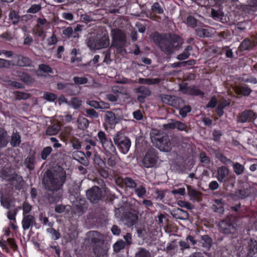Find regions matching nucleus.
<instances>
[{
    "label": "nucleus",
    "instance_id": "bb28decb",
    "mask_svg": "<svg viewBox=\"0 0 257 257\" xmlns=\"http://www.w3.org/2000/svg\"><path fill=\"white\" fill-rule=\"evenodd\" d=\"M21 143V137L19 133L17 131L16 132H13L11 136V140L10 141L11 145L13 147H18Z\"/></svg>",
    "mask_w": 257,
    "mask_h": 257
},
{
    "label": "nucleus",
    "instance_id": "e2e57ef3",
    "mask_svg": "<svg viewBox=\"0 0 257 257\" xmlns=\"http://www.w3.org/2000/svg\"><path fill=\"white\" fill-rule=\"evenodd\" d=\"M43 98L49 101H54L57 98V95L51 92H45Z\"/></svg>",
    "mask_w": 257,
    "mask_h": 257
},
{
    "label": "nucleus",
    "instance_id": "4be33fe9",
    "mask_svg": "<svg viewBox=\"0 0 257 257\" xmlns=\"http://www.w3.org/2000/svg\"><path fill=\"white\" fill-rule=\"evenodd\" d=\"M166 253L170 256H173L177 253L179 250L178 243L174 240L170 242L165 249Z\"/></svg>",
    "mask_w": 257,
    "mask_h": 257
},
{
    "label": "nucleus",
    "instance_id": "052dcab7",
    "mask_svg": "<svg viewBox=\"0 0 257 257\" xmlns=\"http://www.w3.org/2000/svg\"><path fill=\"white\" fill-rule=\"evenodd\" d=\"M152 11L156 13L161 14H163L164 12V10L161 7V6L160 5V4L156 2L155 3L151 8Z\"/></svg>",
    "mask_w": 257,
    "mask_h": 257
},
{
    "label": "nucleus",
    "instance_id": "2eb2a0df",
    "mask_svg": "<svg viewBox=\"0 0 257 257\" xmlns=\"http://www.w3.org/2000/svg\"><path fill=\"white\" fill-rule=\"evenodd\" d=\"M136 93L139 94L137 97V100L141 103H144L145 98L151 94L150 89L144 85H142L134 89Z\"/></svg>",
    "mask_w": 257,
    "mask_h": 257
},
{
    "label": "nucleus",
    "instance_id": "6ab92c4d",
    "mask_svg": "<svg viewBox=\"0 0 257 257\" xmlns=\"http://www.w3.org/2000/svg\"><path fill=\"white\" fill-rule=\"evenodd\" d=\"M171 214L173 217L180 220H187L189 218L188 212L180 208L174 209Z\"/></svg>",
    "mask_w": 257,
    "mask_h": 257
},
{
    "label": "nucleus",
    "instance_id": "0eeeda50",
    "mask_svg": "<svg viewBox=\"0 0 257 257\" xmlns=\"http://www.w3.org/2000/svg\"><path fill=\"white\" fill-rule=\"evenodd\" d=\"M2 176L4 179L8 181L11 185L17 187L18 184L22 181V178L16 173H12L9 168H4L2 171Z\"/></svg>",
    "mask_w": 257,
    "mask_h": 257
},
{
    "label": "nucleus",
    "instance_id": "f3484780",
    "mask_svg": "<svg viewBox=\"0 0 257 257\" xmlns=\"http://www.w3.org/2000/svg\"><path fill=\"white\" fill-rule=\"evenodd\" d=\"M22 227L24 230H26L36 225L35 217L33 215L29 214L23 216L22 221Z\"/></svg>",
    "mask_w": 257,
    "mask_h": 257
},
{
    "label": "nucleus",
    "instance_id": "680f3d73",
    "mask_svg": "<svg viewBox=\"0 0 257 257\" xmlns=\"http://www.w3.org/2000/svg\"><path fill=\"white\" fill-rule=\"evenodd\" d=\"M47 231L48 233L52 234V238L55 240H57L60 237V233L58 231H56L54 228H52L51 227L49 228H47Z\"/></svg>",
    "mask_w": 257,
    "mask_h": 257
},
{
    "label": "nucleus",
    "instance_id": "f704fd0d",
    "mask_svg": "<svg viewBox=\"0 0 257 257\" xmlns=\"http://www.w3.org/2000/svg\"><path fill=\"white\" fill-rule=\"evenodd\" d=\"M78 127L81 130H85L89 126V120L85 117H79L77 119Z\"/></svg>",
    "mask_w": 257,
    "mask_h": 257
},
{
    "label": "nucleus",
    "instance_id": "a19ab883",
    "mask_svg": "<svg viewBox=\"0 0 257 257\" xmlns=\"http://www.w3.org/2000/svg\"><path fill=\"white\" fill-rule=\"evenodd\" d=\"M202 245L206 248H209L212 244V239L208 235H205L201 236Z\"/></svg>",
    "mask_w": 257,
    "mask_h": 257
},
{
    "label": "nucleus",
    "instance_id": "a211bd4d",
    "mask_svg": "<svg viewBox=\"0 0 257 257\" xmlns=\"http://www.w3.org/2000/svg\"><path fill=\"white\" fill-rule=\"evenodd\" d=\"M255 117L254 112L251 110H245L240 113L237 117V121L244 123L250 119H254Z\"/></svg>",
    "mask_w": 257,
    "mask_h": 257
},
{
    "label": "nucleus",
    "instance_id": "cd10ccee",
    "mask_svg": "<svg viewBox=\"0 0 257 257\" xmlns=\"http://www.w3.org/2000/svg\"><path fill=\"white\" fill-rule=\"evenodd\" d=\"M97 49L105 48L109 45V39L108 36L104 35L99 39H97Z\"/></svg>",
    "mask_w": 257,
    "mask_h": 257
},
{
    "label": "nucleus",
    "instance_id": "5701e85b",
    "mask_svg": "<svg viewBox=\"0 0 257 257\" xmlns=\"http://www.w3.org/2000/svg\"><path fill=\"white\" fill-rule=\"evenodd\" d=\"M73 159L77 160L80 163L83 165L85 166H88L89 162L85 154L80 151L74 152L73 153Z\"/></svg>",
    "mask_w": 257,
    "mask_h": 257
},
{
    "label": "nucleus",
    "instance_id": "c85d7f7f",
    "mask_svg": "<svg viewBox=\"0 0 257 257\" xmlns=\"http://www.w3.org/2000/svg\"><path fill=\"white\" fill-rule=\"evenodd\" d=\"M13 94L16 101L26 100L30 98L31 96V94L30 93L18 91H14L13 92Z\"/></svg>",
    "mask_w": 257,
    "mask_h": 257
},
{
    "label": "nucleus",
    "instance_id": "473e14b6",
    "mask_svg": "<svg viewBox=\"0 0 257 257\" xmlns=\"http://www.w3.org/2000/svg\"><path fill=\"white\" fill-rule=\"evenodd\" d=\"M35 157L33 155L29 156L24 162L25 165L30 170H33L35 168Z\"/></svg>",
    "mask_w": 257,
    "mask_h": 257
},
{
    "label": "nucleus",
    "instance_id": "bf43d9fd",
    "mask_svg": "<svg viewBox=\"0 0 257 257\" xmlns=\"http://www.w3.org/2000/svg\"><path fill=\"white\" fill-rule=\"evenodd\" d=\"M200 158L201 162L203 163L204 165H208L210 163V158L206 155L205 152H201L200 154Z\"/></svg>",
    "mask_w": 257,
    "mask_h": 257
},
{
    "label": "nucleus",
    "instance_id": "423d86ee",
    "mask_svg": "<svg viewBox=\"0 0 257 257\" xmlns=\"http://www.w3.org/2000/svg\"><path fill=\"white\" fill-rule=\"evenodd\" d=\"M113 141L121 153L126 154L128 152L131 145V142L123 134L117 133L113 138Z\"/></svg>",
    "mask_w": 257,
    "mask_h": 257
},
{
    "label": "nucleus",
    "instance_id": "4468645a",
    "mask_svg": "<svg viewBox=\"0 0 257 257\" xmlns=\"http://www.w3.org/2000/svg\"><path fill=\"white\" fill-rule=\"evenodd\" d=\"M249 188L250 186L247 183H242V186L236 189L232 196L238 199H245L251 194Z\"/></svg>",
    "mask_w": 257,
    "mask_h": 257
},
{
    "label": "nucleus",
    "instance_id": "72a5a7b5",
    "mask_svg": "<svg viewBox=\"0 0 257 257\" xmlns=\"http://www.w3.org/2000/svg\"><path fill=\"white\" fill-rule=\"evenodd\" d=\"M65 92L69 95H76L78 93L77 87L73 83H67Z\"/></svg>",
    "mask_w": 257,
    "mask_h": 257
},
{
    "label": "nucleus",
    "instance_id": "6e6552de",
    "mask_svg": "<svg viewBox=\"0 0 257 257\" xmlns=\"http://www.w3.org/2000/svg\"><path fill=\"white\" fill-rule=\"evenodd\" d=\"M158 158L156 150L154 148L149 149L142 161L143 166L147 168L154 167L157 163Z\"/></svg>",
    "mask_w": 257,
    "mask_h": 257
},
{
    "label": "nucleus",
    "instance_id": "a18cd8bd",
    "mask_svg": "<svg viewBox=\"0 0 257 257\" xmlns=\"http://www.w3.org/2000/svg\"><path fill=\"white\" fill-rule=\"evenodd\" d=\"M125 246V243L122 240H118L113 246L114 251L118 252L120 250L123 249Z\"/></svg>",
    "mask_w": 257,
    "mask_h": 257
},
{
    "label": "nucleus",
    "instance_id": "6e6d98bb",
    "mask_svg": "<svg viewBox=\"0 0 257 257\" xmlns=\"http://www.w3.org/2000/svg\"><path fill=\"white\" fill-rule=\"evenodd\" d=\"M171 141L172 145L173 144L174 146H179L182 141V138L174 135L171 136Z\"/></svg>",
    "mask_w": 257,
    "mask_h": 257
},
{
    "label": "nucleus",
    "instance_id": "7ed1b4c3",
    "mask_svg": "<svg viewBox=\"0 0 257 257\" xmlns=\"http://www.w3.org/2000/svg\"><path fill=\"white\" fill-rule=\"evenodd\" d=\"M152 143L160 151L169 152L172 150V143L168 135L157 130H153L150 133Z\"/></svg>",
    "mask_w": 257,
    "mask_h": 257
},
{
    "label": "nucleus",
    "instance_id": "f8f14e48",
    "mask_svg": "<svg viewBox=\"0 0 257 257\" xmlns=\"http://www.w3.org/2000/svg\"><path fill=\"white\" fill-rule=\"evenodd\" d=\"M104 123L110 127H114L122 119L123 116L112 111H106L104 116Z\"/></svg>",
    "mask_w": 257,
    "mask_h": 257
},
{
    "label": "nucleus",
    "instance_id": "37998d69",
    "mask_svg": "<svg viewBox=\"0 0 257 257\" xmlns=\"http://www.w3.org/2000/svg\"><path fill=\"white\" fill-rule=\"evenodd\" d=\"M135 192L139 198H143L146 196L147 191L146 188L142 185L135 188Z\"/></svg>",
    "mask_w": 257,
    "mask_h": 257
},
{
    "label": "nucleus",
    "instance_id": "58836bf2",
    "mask_svg": "<svg viewBox=\"0 0 257 257\" xmlns=\"http://www.w3.org/2000/svg\"><path fill=\"white\" fill-rule=\"evenodd\" d=\"M188 194L195 200L199 201L200 193L196 190L192 189L190 186H187Z\"/></svg>",
    "mask_w": 257,
    "mask_h": 257
},
{
    "label": "nucleus",
    "instance_id": "c03bdc74",
    "mask_svg": "<svg viewBox=\"0 0 257 257\" xmlns=\"http://www.w3.org/2000/svg\"><path fill=\"white\" fill-rule=\"evenodd\" d=\"M9 17L10 19L12 20L13 24L16 25L19 22L20 16L17 12L14 10L11 11Z\"/></svg>",
    "mask_w": 257,
    "mask_h": 257
},
{
    "label": "nucleus",
    "instance_id": "a878e982",
    "mask_svg": "<svg viewBox=\"0 0 257 257\" xmlns=\"http://www.w3.org/2000/svg\"><path fill=\"white\" fill-rule=\"evenodd\" d=\"M9 136L7 132L0 127V147H5L9 143Z\"/></svg>",
    "mask_w": 257,
    "mask_h": 257
},
{
    "label": "nucleus",
    "instance_id": "dca6fc26",
    "mask_svg": "<svg viewBox=\"0 0 257 257\" xmlns=\"http://www.w3.org/2000/svg\"><path fill=\"white\" fill-rule=\"evenodd\" d=\"M121 218L127 226L131 227L137 223L139 217L137 213L128 211L123 214Z\"/></svg>",
    "mask_w": 257,
    "mask_h": 257
},
{
    "label": "nucleus",
    "instance_id": "f257e3e1",
    "mask_svg": "<svg viewBox=\"0 0 257 257\" xmlns=\"http://www.w3.org/2000/svg\"><path fill=\"white\" fill-rule=\"evenodd\" d=\"M66 180V172L63 169L46 171L43 176L42 183L46 190V198L49 203H57L62 198L63 186Z\"/></svg>",
    "mask_w": 257,
    "mask_h": 257
},
{
    "label": "nucleus",
    "instance_id": "338daca9",
    "mask_svg": "<svg viewBox=\"0 0 257 257\" xmlns=\"http://www.w3.org/2000/svg\"><path fill=\"white\" fill-rule=\"evenodd\" d=\"M32 206L28 202H25L23 205V216L27 215L31 211Z\"/></svg>",
    "mask_w": 257,
    "mask_h": 257
},
{
    "label": "nucleus",
    "instance_id": "ea45409f",
    "mask_svg": "<svg viewBox=\"0 0 257 257\" xmlns=\"http://www.w3.org/2000/svg\"><path fill=\"white\" fill-rule=\"evenodd\" d=\"M196 35L201 38L208 37L210 36V33L207 29L201 28H198L195 30Z\"/></svg>",
    "mask_w": 257,
    "mask_h": 257
},
{
    "label": "nucleus",
    "instance_id": "ddd939ff",
    "mask_svg": "<svg viewBox=\"0 0 257 257\" xmlns=\"http://www.w3.org/2000/svg\"><path fill=\"white\" fill-rule=\"evenodd\" d=\"M112 44L111 45L117 44H126V38L125 34L121 30L114 29L111 30Z\"/></svg>",
    "mask_w": 257,
    "mask_h": 257
},
{
    "label": "nucleus",
    "instance_id": "1a4fd4ad",
    "mask_svg": "<svg viewBox=\"0 0 257 257\" xmlns=\"http://www.w3.org/2000/svg\"><path fill=\"white\" fill-rule=\"evenodd\" d=\"M99 141L101 143L103 148L107 154L115 153L116 148L113 145L111 140L108 139L105 133L99 131L97 135Z\"/></svg>",
    "mask_w": 257,
    "mask_h": 257
},
{
    "label": "nucleus",
    "instance_id": "49530a36",
    "mask_svg": "<svg viewBox=\"0 0 257 257\" xmlns=\"http://www.w3.org/2000/svg\"><path fill=\"white\" fill-rule=\"evenodd\" d=\"M82 100H80L77 97H73L71 98L70 103V104L73 107V108L75 109H78L82 105Z\"/></svg>",
    "mask_w": 257,
    "mask_h": 257
},
{
    "label": "nucleus",
    "instance_id": "4c0bfd02",
    "mask_svg": "<svg viewBox=\"0 0 257 257\" xmlns=\"http://www.w3.org/2000/svg\"><path fill=\"white\" fill-rule=\"evenodd\" d=\"M252 47L251 41L247 38L245 39L241 43L239 49L241 51L248 50Z\"/></svg>",
    "mask_w": 257,
    "mask_h": 257
},
{
    "label": "nucleus",
    "instance_id": "774afa93",
    "mask_svg": "<svg viewBox=\"0 0 257 257\" xmlns=\"http://www.w3.org/2000/svg\"><path fill=\"white\" fill-rule=\"evenodd\" d=\"M39 68L41 71L44 72V73H53L52 69L47 65L44 64H40L39 66Z\"/></svg>",
    "mask_w": 257,
    "mask_h": 257
},
{
    "label": "nucleus",
    "instance_id": "de8ad7c7",
    "mask_svg": "<svg viewBox=\"0 0 257 257\" xmlns=\"http://www.w3.org/2000/svg\"><path fill=\"white\" fill-rule=\"evenodd\" d=\"M232 164L234 171L236 174L238 175H240L243 172L244 168L242 165L237 162L235 163H233Z\"/></svg>",
    "mask_w": 257,
    "mask_h": 257
},
{
    "label": "nucleus",
    "instance_id": "5fc2aeb1",
    "mask_svg": "<svg viewBox=\"0 0 257 257\" xmlns=\"http://www.w3.org/2000/svg\"><path fill=\"white\" fill-rule=\"evenodd\" d=\"M150 253L146 249L141 248L136 253V257H150Z\"/></svg>",
    "mask_w": 257,
    "mask_h": 257
},
{
    "label": "nucleus",
    "instance_id": "393cba45",
    "mask_svg": "<svg viewBox=\"0 0 257 257\" xmlns=\"http://www.w3.org/2000/svg\"><path fill=\"white\" fill-rule=\"evenodd\" d=\"M257 253V241L255 240L250 239L248 242L247 256H253Z\"/></svg>",
    "mask_w": 257,
    "mask_h": 257
},
{
    "label": "nucleus",
    "instance_id": "864d4df0",
    "mask_svg": "<svg viewBox=\"0 0 257 257\" xmlns=\"http://www.w3.org/2000/svg\"><path fill=\"white\" fill-rule=\"evenodd\" d=\"M178 244L180 246V250L182 252H183L185 249H190L191 247V246H190V243L189 242H187V241H186L185 239L181 240L178 243Z\"/></svg>",
    "mask_w": 257,
    "mask_h": 257
},
{
    "label": "nucleus",
    "instance_id": "7c9ffc66",
    "mask_svg": "<svg viewBox=\"0 0 257 257\" xmlns=\"http://www.w3.org/2000/svg\"><path fill=\"white\" fill-rule=\"evenodd\" d=\"M161 82L160 78H140L139 79V83L147 85H153L159 84Z\"/></svg>",
    "mask_w": 257,
    "mask_h": 257
},
{
    "label": "nucleus",
    "instance_id": "09e8293b",
    "mask_svg": "<svg viewBox=\"0 0 257 257\" xmlns=\"http://www.w3.org/2000/svg\"><path fill=\"white\" fill-rule=\"evenodd\" d=\"M14 65L11 61L0 58V69H9Z\"/></svg>",
    "mask_w": 257,
    "mask_h": 257
},
{
    "label": "nucleus",
    "instance_id": "c756f323",
    "mask_svg": "<svg viewBox=\"0 0 257 257\" xmlns=\"http://www.w3.org/2000/svg\"><path fill=\"white\" fill-rule=\"evenodd\" d=\"M31 61L27 57L23 55L18 56L17 65L21 67L29 66L31 65Z\"/></svg>",
    "mask_w": 257,
    "mask_h": 257
},
{
    "label": "nucleus",
    "instance_id": "79ce46f5",
    "mask_svg": "<svg viewBox=\"0 0 257 257\" xmlns=\"http://www.w3.org/2000/svg\"><path fill=\"white\" fill-rule=\"evenodd\" d=\"M60 128L58 125H53L51 127L47 128L46 134L48 136H53L56 135L59 131Z\"/></svg>",
    "mask_w": 257,
    "mask_h": 257
},
{
    "label": "nucleus",
    "instance_id": "8fccbe9b",
    "mask_svg": "<svg viewBox=\"0 0 257 257\" xmlns=\"http://www.w3.org/2000/svg\"><path fill=\"white\" fill-rule=\"evenodd\" d=\"M87 45L90 49H97V39L94 37H90L86 42Z\"/></svg>",
    "mask_w": 257,
    "mask_h": 257
},
{
    "label": "nucleus",
    "instance_id": "412c9836",
    "mask_svg": "<svg viewBox=\"0 0 257 257\" xmlns=\"http://www.w3.org/2000/svg\"><path fill=\"white\" fill-rule=\"evenodd\" d=\"M229 172V169L225 166H221L218 168L217 176L218 180L220 182H226V178L228 176Z\"/></svg>",
    "mask_w": 257,
    "mask_h": 257
},
{
    "label": "nucleus",
    "instance_id": "13d9d810",
    "mask_svg": "<svg viewBox=\"0 0 257 257\" xmlns=\"http://www.w3.org/2000/svg\"><path fill=\"white\" fill-rule=\"evenodd\" d=\"M85 111L86 115L90 118H98L99 116L98 112L93 108L85 109Z\"/></svg>",
    "mask_w": 257,
    "mask_h": 257
},
{
    "label": "nucleus",
    "instance_id": "9b49d317",
    "mask_svg": "<svg viewBox=\"0 0 257 257\" xmlns=\"http://www.w3.org/2000/svg\"><path fill=\"white\" fill-rule=\"evenodd\" d=\"M86 196L92 203H97L103 196L102 191L98 187L94 186L86 191Z\"/></svg>",
    "mask_w": 257,
    "mask_h": 257
},
{
    "label": "nucleus",
    "instance_id": "b1692460",
    "mask_svg": "<svg viewBox=\"0 0 257 257\" xmlns=\"http://www.w3.org/2000/svg\"><path fill=\"white\" fill-rule=\"evenodd\" d=\"M212 209L214 212L220 214H223L224 208V202L222 199H216L214 204L212 205Z\"/></svg>",
    "mask_w": 257,
    "mask_h": 257
},
{
    "label": "nucleus",
    "instance_id": "2f4dec72",
    "mask_svg": "<svg viewBox=\"0 0 257 257\" xmlns=\"http://www.w3.org/2000/svg\"><path fill=\"white\" fill-rule=\"evenodd\" d=\"M107 164L111 167H114L117 162L118 157L117 155L116 151L115 153H112L107 155Z\"/></svg>",
    "mask_w": 257,
    "mask_h": 257
},
{
    "label": "nucleus",
    "instance_id": "9d476101",
    "mask_svg": "<svg viewBox=\"0 0 257 257\" xmlns=\"http://www.w3.org/2000/svg\"><path fill=\"white\" fill-rule=\"evenodd\" d=\"M160 97L163 103L176 108L181 107L184 103L183 100L181 98L174 95L162 94L160 95Z\"/></svg>",
    "mask_w": 257,
    "mask_h": 257
},
{
    "label": "nucleus",
    "instance_id": "aec40b11",
    "mask_svg": "<svg viewBox=\"0 0 257 257\" xmlns=\"http://www.w3.org/2000/svg\"><path fill=\"white\" fill-rule=\"evenodd\" d=\"M116 181L118 184L121 183L124 184L126 188H128L131 189L136 188L137 186L136 182L132 178L128 177H126L124 178H118Z\"/></svg>",
    "mask_w": 257,
    "mask_h": 257
},
{
    "label": "nucleus",
    "instance_id": "0e129e2a",
    "mask_svg": "<svg viewBox=\"0 0 257 257\" xmlns=\"http://www.w3.org/2000/svg\"><path fill=\"white\" fill-rule=\"evenodd\" d=\"M73 81L75 84H84L87 83L88 79L84 77H79L76 76L73 78Z\"/></svg>",
    "mask_w": 257,
    "mask_h": 257
},
{
    "label": "nucleus",
    "instance_id": "3c124183",
    "mask_svg": "<svg viewBox=\"0 0 257 257\" xmlns=\"http://www.w3.org/2000/svg\"><path fill=\"white\" fill-rule=\"evenodd\" d=\"M52 152V148L51 147H47L43 149L41 153V157L42 160H46L48 156Z\"/></svg>",
    "mask_w": 257,
    "mask_h": 257
},
{
    "label": "nucleus",
    "instance_id": "4d7b16f0",
    "mask_svg": "<svg viewBox=\"0 0 257 257\" xmlns=\"http://www.w3.org/2000/svg\"><path fill=\"white\" fill-rule=\"evenodd\" d=\"M70 143L71 144L72 147L75 150H79L81 148V145L80 141L77 138L73 137L70 141Z\"/></svg>",
    "mask_w": 257,
    "mask_h": 257
},
{
    "label": "nucleus",
    "instance_id": "20e7f679",
    "mask_svg": "<svg viewBox=\"0 0 257 257\" xmlns=\"http://www.w3.org/2000/svg\"><path fill=\"white\" fill-rule=\"evenodd\" d=\"M93 237L91 239L92 244V250L95 257H107L109 247L104 243L102 238L101 235L97 231L92 232Z\"/></svg>",
    "mask_w": 257,
    "mask_h": 257
},
{
    "label": "nucleus",
    "instance_id": "c9c22d12",
    "mask_svg": "<svg viewBox=\"0 0 257 257\" xmlns=\"http://www.w3.org/2000/svg\"><path fill=\"white\" fill-rule=\"evenodd\" d=\"M251 91V89L245 85L238 87L235 89V92L237 94H242L245 96L248 95Z\"/></svg>",
    "mask_w": 257,
    "mask_h": 257
},
{
    "label": "nucleus",
    "instance_id": "e433bc0d",
    "mask_svg": "<svg viewBox=\"0 0 257 257\" xmlns=\"http://www.w3.org/2000/svg\"><path fill=\"white\" fill-rule=\"evenodd\" d=\"M186 93L189 95H201L203 94V93L195 86L186 87Z\"/></svg>",
    "mask_w": 257,
    "mask_h": 257
},
{
    "label": "nucleus",
    "instance_id": "f03ea898",
    "mask_svg": "<svg viewBox=\"0 0 257 257\" xmlns=\"http://www.w3.org/2000/svg\"><path fill=\"white\" fill-rule=\"evenodd\" d=\"M154 43L166 55L170 56L174 51L178 49L182 45L183 41L178 36L172 34H160L154 32L151 35Z\"/></svg>",
    "mask_w": 257,
    "mask_h": 257
},
{
    "label": "nucleus",
    "instance_id": "69168bd1",
    "mask_svg": "<svg viewBox=\"0 0 257 257\" xmlns=\"http://www.w3.org/2000/svg\"><path fill=\"white\" fill-rule=\"evenodd\" d=\"M191 107L189 105H185L179 110V114L182 117H185L187 113L191 111Z\"/></svg>",
    "mask_w": 257,
    "mask_h": 257
},
{
    "label": "nucleus",
    "instance_id": "603ef678",
    "mask_svg": "<svg viewBox=\"0 0 257 257\" xmlns=\"http://www.w3.org/2000/svg\"><path fill=\"white\" fill-rule=\"evenodd\" d=\"M175 128H177L180 131H184L188 133L187 125L180 121L175 120Z\"/></svg>",
    "mask_w": 257,
    "mask_h": 257
},
{
    "label": "nucleus",
    "instance_id": "39448f33",
    "mask_svg": "<svg viewBox=\"0 0 257 257\" xmlns=\"http://www.w3.org/2000/svg\"><path fill=\"white\" fill-rule=\"evenodd\" d=\"M219 230L225 234H234L236 230V224L234 222V217L227 216L224 219L219 222Z\"/></svg>",
    "mask_w": 257,
    "mask_h": 257
}]
</instances>
